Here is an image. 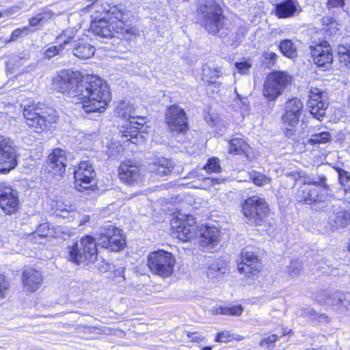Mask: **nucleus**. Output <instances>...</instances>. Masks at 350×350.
Returning <instances> with one entry per match:
<instances>
[{"instance_id": "15", "label": "nucleus", "mask_w": 350, "mask_h": 350, "mask_svg": "<svg viewBox=\"0 0 350 350\" xmlns=\"http://www.w3.org/2000/svg\"><path fill=\"white\" fill-rule=\"evenodd\" d=\"M66 155L64 150L55 149L49 155L44 171L56 180L63 177L66 172Z\"/></svg>"}, {"instance_id": "63", "label": "nucleus", "mask_w": 350, "mask_h": 350, "mask_svg": "<svg viewBox=\"0 0 350 350\" xmlns=\"http://www.w3.org/2000/svg\"><path fill=\"white\" fill-rule=\"evenodd\" d=\"M288 175L293 176L295 180H297L298 177H300V174L297 172H293L290 174H288Z\"/></svg>"}, {"instance_id": "53", "label": "nucleus", "mask_w": 350, "mask_h": 350, "mask_svg": "<svg viewBox=\"0 0 350 350\" xmlns=\"http://www.w3.org/2000/svg\"><path fill=\"white\" fill-rule=\"evenodd\" d=\"M345 5V0H328L327 8L329 10L334 12L335 8H342Z\"/></svg>"}, {"instance_id": "57", "label": "nucleus", "mask_w": 350, "mask_h": 350, "mask_svg": "<svg viewBox=\"0 0 350 350\" xmlns=\"http://www.w3.org/2000/svg\"><path fill=\"white\" fill-rule=\"evenodd\" d=\"M187 336L191 339L193 342H200L202 340L203 338L201 336L196 335V333H187Z\"/></svg>"}, {"instance_id": "2", "label": "nucleus", "mask_w": 350, "mask_h": 350, "mask_svg": "<svg viewBox=\"0 0 350 350\" xmlns=\"http://www.w3.org/2000/svg\"><path fill=\"white\" fill-rule=\"evenodd\" d=\"M108 16L110 20L113 18L116 21L109 22L105 18L98 21H93L91 23V30L96 35L101 38H111L112 37H118L120 35L122 38L129 39L133 32L129 26H126L122 21L123 12L117 6H113L108 10Z\"/></svg>"}, {"instance_id": "4", "label": "nucleus", "mask_w": 350, "mask_h": 350, "mask_svg": "<svg viewBox=\"0 0 350 350\" xmlns=\"http://www.w3.org/2000/svg\"><path fill=\"white\" fill-rule=\"evenodd\" d=\"M68 250L69 260L77 265H89L97 259V243L90 235L82 237L79 242L68 246Z\"/></svg>"}, {"instance_id": "9", "label": "nucleus", "mask_w": 350, "mask_h": 350, "mask_svg": "<svg viewBox=\"0 0 350 350\" xmlns=\"http://www.w3.org/2000/svg\"><path fill=\"white\" fill-rule=\"evenodd\" d=\"M291 81V78L286 72L275 71L270 73L263 84V97L270 102L275 101L283 94Z\"/></svg>"}, {"instance_id": "40", "label": "nucleus", "mask_w": 350, "mask_h": 350, "mask_svg": "<svg viewBox=\"0 0 350 350\" xmlns=\"http://www.w3.org/2000/svg\"><path fill=\"white\" fill-rule=\"evenodd\" d=\"M243 310V307L241 305H237L232 307H219L216 309V313L224 315L240 316Z\"/></svg>"}, {"instance_id": "7", "label": "nucleus", "mask_w": 350, "mask_h": 350, "mask_svg": "<svg viewBox=\"0 0 350 350\" xmlns=\"http://www.w3.org/2000/svg\"><path fill=\"white\" fill-rule=\"evenodd\" d=\"M116 113L119 117L125 119L126 121V124L124 126L126 130L131 129H136L137 131L131 132L124 131L123 137L126 139V141H131L133 144H137L139 138H142L140 134L142 130L146 123L144 117L135 116V112L133 107L126 102L120 103L116 109Z\"/></svg>"}, {"instance_id": "36", "label": "nucleus", "mask_w": 350, "mask_h": 350, "mask_svg": "<svg viewBox=\"0 0 350 350\" xmlns=\"http://www.w3.org/2000/svg\"><path fill=\"white\" fill-rule=\"evenodd\" d=\"M338 55L340 65L350 69V46L340 44L338 46Z\"/></svg>"}, {"instance_id": "14", "label": "nucleus", "mask_w": 350, "mask_h": 350, "mask_svg": "<svg viewBox=\"0 0 350 350\" xmlns=\"http://www.w3.org/2000/svg\"><path fill=\"white\" fill-rule=\"evenodd\" d=\"M17 164L16 150L13 140L0 135V172L6 174Z\"/></svg>"}, {"instance_id": "52", "label": "nucleus", "mask_w": 350, "mask_h": 350, "mask_svg": "<svg viewBox=\"0 0 350 350\" xmlns=\"http://www.w3.org/2000/svg\"><path fill=\"white\" fill-rule=\"evenodd\" d=\"M235 66L241 74L244 75L249 72L250 68L252 67V65L247 61H243L240 62H237L235 64Z\"/></svg>"}, {"instance_id": "35", "label": "nucleus", "mask_w": 350, "mask_h": 350, "mask_svg": "<svg viewBox=\"0 0 350 350\" xmlns=\"http://www.w3.org/2000/svg\"><path fill=\"white\" fill-rule=\"evenodd\" d=\"M53 16V13L49 11H43L29 19V27H36L46 23Z\"/></svg>"}, {"instance_id": "8", "label": "nucleus", "mask_w": 350, "mask_h": 350, "mask_svg": "<svg viewBox=\"0 0 350 350\" xmlns=\"http://www.w3.org/2000/svg\"><path fill=\"white\" fill-rule=\"evenodd\" d=\"M165 121L170 129L171 137L183 143L189 129L187 118L185 111L176 105H172L165 113Z\"/></svg>"}, {"instance_id": "13", "label": "nucleus", "mask_w": 350, "mask_h": 350, "mask_svg": "<svg viewBox=\"0 0 350 350\" xmlns=\"http://www.w3.org/2000/svg\"><path fill=\"white\" fill-rule=\"evenodd\" d=\"M308 96L307 107L310 114L316 119L322 120L329 104L327 92L320 88L311 87Z\"/></svg>"}, {"instance_id": "25", "label": "nucleus", "mask_w": 350, "mask_h": 350, "mask_svg": "<svg viewBox=\"0 0 350 350\" xmlns=\"http://www.w3.org/2000/svg\"><path fill=\"white\" fill-rule=\"evenodd\" d=\"M328 216V222L334 228H344L350 224V213L333 206Z\"/></svg>"}, {"instance_id": "27", "label": "nucleus", "mask_w": 350, "mask_h": 350, "mask_svg": "<svg viewBox=\"0 0 350 350\" xmlns=\"http://www.w3.org/2000/svg\"><path fill=\"white\" fill-rule=\"evenodd\" d=\"M72 51L73 55L79 59L90 58L95 53L94 47L83 38L79 39Z\"/></svg>"}, {"instance_id": "64", "label": "nucleus", "mask_w": 350, "mask_h": 350, "mask_svg": "<svg viewBox=\"0 0 350 350\" xmlns=\"http://www.w3.org/2000/svg\"><path fill=\"white\" fill-rule=\"evenodd\" d=\"M210 68L208 67V66H205L204 68H203V76L205 77V76H207L208 75V72L210 71Z\"/></svg>"}, {"instance_id": "5", "label": "nucleus", "mask_w": 350, "mask_h": 350, "mask_svg": "<svg viewBox=\"0 0 350 350\" xmlns=\"http://www.w3.org/2000/svg\"><path fill=\"white\" fill-rule=\"evenodd\" d=\"M200 24L210 33L215 34L224 26V16L219 4L213 0H206L198 9Z\"/></svg>"}, {"instance_id": "3", "label": "nucleus", "mask_w": 350, "mask_h": 350, "mask_svg": "<svg viewBox=\"0 0 350 350\" xmlns=\"http://www.w3.org/2000/svg\"><path fill=\"white\" fill-rule=\"evenodd\" d=\"M42 106V104L36 103L33 100H27L21 104L27 124L36 133H41L49 128L57 120L54 110L49 109L43 111Z\"/></svg>"}, {"instance_id": "58", "label": "nucleus", "mask_w": 350, "mask_h": 350, "mask_svg": "<svg viewBox=\"0 0 350 350\" xmlns=\"http://www.w3.org/2000/svg\"><path fill=\"white\" fill-rule=\"evenodd\" d=\"M290 128H286L285 131V135L288 138L294 139L295 137V128L293 126H289Z\"/></svg>"}, {"instance_id": "22", "label": "nucleus", "mask_w": 350, "mask_h": 350, "mask_svg": "<svg viewBox=\"0 0 350 350\" xmlns=\"http://www.w3.org/2000/svg\"><path fill=\"white\" fill-rule=\"evenodd\" d=\"M118 175L124 183L131 185L137 182L140 176L137 162L132 160L122 162L118 169Z\"/></svg>"}, {"instance_id": "23", "label": "nucleus", "mask_w": 350, "mask_h": 350, "mask_svg": "<svg viewBox=\"0 0 350 350\" xmlns=\"http://www.w3.org/2000/svg\"><path fill=\"white\" fill-rule=\"evenodd\" d=\"M314 62L319 67H327L333 62V55L329 46L318 44L311 48Z\"/></svg>"}, {"instance_id": "30", "label": "nucleus", "mask_w": 350, "mask_h": 350, "mask_svg": "<svg viewBox=\"0 0 350 350\" xmlns=\"http://www.w3.org/2000/svg\"><path fill=\"white\" fill-rule=\"evenodd\" d=\"M336 171L338 175L339 183L341 185V191L335 197V199H347L348 202L350 203V187L346 186V184L350 180V174L341 168H336Z\"/></svg>"}, {"instance_id": "29", "label": "nucleus", "mask_w": 350, "mask_h": 350, "mask_svg": "<svg viewBox=\"0 0 350 350\" xmlns=\"http://www.w3.org/2000/svg\"><path fill=\"white\" fill-rule=\"evenodd\" d=\"M297 3L294 0H285L275 5V15L280 18L292 16L297 10Z\"/></svg>"}, {"instance_id": "21", "label": "nucleus", "mask_w": 350, "mask_h": 350, "mask_svg": "<svg viewBox=\"0 0 350 350\" xmlns=\"http://www.w3.org/2000/svg\"><path fill=\"white\" fill-rule=\"evenodd\" d=\"M198 234L200 245L206 250L213 249L219 243V230L215 226H202Z\"/></svg>"}, {"instance_id": "1", "label": "nucleus", "mask_w": 350, "mask_h": 350, "mask_svg": "<svg viewBox=\"0 0 350 350\" xmlns=\"http://www.w3.org/2000/svg\"><path fill=\"white\" fill-rule=\"evenodd\" d=\"M78 100L86 113L103 112L111 99L107 83L94 76H85L81 84Z\"/></svg>"}, {"instance_id": "46", "label": "nucleus", "mask_w": 350, "mask_h": 350, "mask_svg": "<svg viewBox=\"0 0 350 350\" xmlns=\"http://www.w3.org/2000/svg\"><path fill=\"white\" fill-rule=\"evenodd\" d=\"M29 27H23V28H17L14 30L11 34L10 41H15L22 35H28L31 32Z\"/></svg>"}, {"instance_id": "50", "label": "nucleus", "mask_w": 350, "mask_h": 350, "mask_svg": "<svg viewBox=\"0 0 350 350\" xmlns=\"http://www.w3.org/2000/svg\"><path fill=\"white\" fill-rule=\"evenodd\" d=\"M278 340V336L275 334H272L266 338L263 339L260 342V345L261 347L267 346V348L273 349L274 346L273 344Z\"/></svg>"}, {"instance_id": "48", "label": "nucleus", "mask_w": 350, "mask_h": 350, "mask_svg": "<svg viewBox=\"0 0 350 350\" xmlns=\"http://www.w3.org/2000/svg\"><path fill=\"white\" fill-rule=\"evenodd\" d=\"M62 50V46L59 44L58 45L51 46L45 50L44 56L48 59H51L58 55Z\"/></svg>"}, {"instance_id": "38", "label": "nucleus", "mask_w": 350, "mask_h": 350, "mask_svg": "<svg viewBox=\"0 0 350 350\" xmlns=\"http://www.w3.org/2000/svg\"><path fill=\"white\" fill-rule=\"evenodd\" d=\"M29 59V55L27 53L23 52L18 55H14L8 61L7 65L8 68H14L23 66Z\"/></svg>"}, {"instance_id": "55", "label": "nucleus", "mask_w": 350, "mask_h": 350, "mask_svg": "<svg viewBox=\"0 0 350 350\" xmlns=\"http://www.w3.org/2000/svg\"><path fill=\"white\" fill-rule=\"evenodd\" d=\"M277 57V54L271 51H267L264 53V57L269 64H273L276 61Z\"/></svg>"}, {"instance_id": "37", "label": "nucleus", "mask_w": 350, "mask_h": 350, "mask_svg": "<svg viewBox=\"0 0 350 350\" xmlns=\"http://www.w3.org/2000/svg\"><path fill=\"white\" fill-rule=\"evenodd\" d=\"M279 47L281 53L288 57L293 58L297 55L296 47L291 40L281 41Z\"/></svg>"}, {"instance_id": "59", "label": "nucleus", "mask_w": 350, "mask_h": 350, "mask_svg": "<svg viewBox=\"0 0 350 350\" xmlns=\"http://www.w3.org/2000/svg\"><path fill=\"white\" fill-rule=\"evenodd\" d=\"M213 126H216V129H215V132L219 135H222L224 132H225V130H226V126H223V127H220L219 129H217V125H216L214 122V121L213 122Z\"/></svg>"}, {"instance_id": "11", "label": "nucleus", "mask_w": 350, "mask_h": 350, "mask_svg": "<svg viewBox=\"0 0 350 350\" xmlns=\"http://www.w3.org/2000/svg\"><path fill=\"white\" fill-rule=\"evenodd\" d=\"M196 220L193 215L179 213L171 221L174 235L183 242L189 241L197 237Z\"/></svg>"}, {"instance_id": "62", "label": "nucleus", "mask_w": 350, "mask_h": 350, "mask_svg": "<svg viewBox=\"0 0 350 350\" xmlns=\"http://www.w3.org/2000/svg\"><path fill=\"white\" fill-rule=\"evenodd\" d=\"M202 176L199 175V172H196V171H193L190 173V177H193V178H200V177Z\"/></svg>"}, {"instance_id": "47", "label": "nucleus", "mask_w": 350, "mask_h": 350, "mask_svg": "<svg viewBox=\"0 0 350 350\" xmlns=\"http://www.w3.org/2000/svg\"><path fill=\"white\" fill-rule=\"evenodd\" d=\"M288 272L292 276L299 274L302 269V264L298 260H292L288 267Z\"/></svg>"}, {"instance_id": "19", "label": "nucleus", "mask_w": 350, "mask_h": 350, "mask_svg": "<svg viewBox=\"0 0 350 350\" xmlns=\"http://www.w3.org/2000/svg\"><path fill=\"white\" fill-rule=\"evenodd\" d=\"M0 207L6 215H12L19 208L18 193L5 184H0Z\"/></svg>"}, {"instance_id": "31", "label": "nucleus", "mask_w": 350, "mask_h": 350, "mask_svg": "<svg viewBox=\"0 0 350 350\" xmlns=\"http://www.w3.org/2000/svg\"><path fill=\"white\" fill-rule=\"evenodd\" d=\"M174 168L171 160L165 158L154 159V175L163 178L168 176Z\"/></svg>"}, {"instance_id": "61", "label": "nucleus", "mask_w": 350, "mask_h": 350, "mask_svg": "<svg viewBox=\"0 0 350 350\" xmlns=\"http://www.w3.org/2000/svg\"><path fill=\"white\" fill-rule=\"evenodd\" d=\"M152 253H150L148 256V265L150 270H152L153 269V258L152 257Z\"/></svg>"}, {"instance_id": "6", "label": "nucleus", "mask_w": 350, "mask_h": 350, "mask_svg": "<svg viewBox=\"0 0 350 350\" xmlns=\"http://www.w3.org/2000/svg\"><path fill=\"white\" fill-rule=\"evenodd\" d=\"M85 77L79 72L64 70L53 78V88L78 100L81 88L79 85Z\"/></svg>"}, {"instance_id": "26", "label": "nucleus", "mask_w": 350, "mask_h": 350, "mask_svg": "<svg viewBox=\"0 0 350 350\" xmlns=\"http://www.w3.org/2000/svg\"><path fill=\"white\" fill-rule=\"evenodd\" d=\"M80 38L77 30L68 29L57 36L56 40L62 49L72 50Z\"/></svg>"}, {"instance_id": "41", "label": "nucleus", "mask_w": 350, "mask_h": 350, "mask_svg": "<svg viewBox=\"0 0 350 350\" xmlns=\"http://www.w3.org/2000/svg\"><path fill=\"white\" fill-rule=\"evenodd\" d=\"M310 192H311L310 186L304 185L297 193V200L304 204H311V198L309 197Z\"/></svg>"}, {"instance_id": "16", "label": "nucleus", "mask_w": 350, "mask_h": 350, "mask_svg": "<svg viewBox=\"0 0 350 350\" xmlns=\"http://www.w3.org/2000/svg\"><path fill=\"white\" fill-rule=\"evenodd\" d=\"M75 185L79 191L90 188L94 181L96 172L90 161L79 163L77 169L75 171Z\"/></svg>"}, {"instance_id": "34", "label": "nucleus", "mask_w": 350, "mask_h": 350, "mask_svg": "<svg viewBox=\"0 0 350 350\" xmlns=\"http://www.w3.org/2000/svg\"><path fill=\"white\" fill-rule=\"evenodd\" d=\"M327 178L325 176L321 175L318 176L306 177L304 180V185H314L321 187L323 192L330 191L329 186L326 183Z\"/></svg>"}, {"instance_id": "45", "label": "nucleus", "mask_w": 350, "mask_h": 350, "mask_svg": "<svg viewBox=\"0 0 350 350\" xmlns=\"http://www.w3.org/2000/svg\"><path fill=\"white\" fill-rule=\"evenodd\" d=\"M10 286L9 280L4 275L0 274V298H3L5 296Z\"/></svg>"}, {"instance_id": "17", "label": "nucleus", "mask_w": 350, "mask_h": 350, "mask_svg": "<svg viewBox=\"0 0 350 350\" xmlns=\"http://www.w3.org/2000/svg\"><path fill=\"white\" fill-rule=\"evenodd\" d=\"M304 105L298 98L288 99L284 104L281 120L286 126L296 127L301 116Z\"/></svg>"}, {"instance_id": "10", "label": "nucleus", "mask_w": 350, "mask_h": 350, "mask_svg": "<svg viewBox=\"0 0 350 350\" xmlns=\"http://www.w3.org/2000/svg\"><path fill=\"white\" fill-rule=\"evenodd\" d=\"M97 240V245L108 249L111 252H118L122 250L126 244L121 230L111 222H108L101 228Z\"/></svg>"}, {"instance_id": "54", "label": "nucleus", "mask_w": 350, "mask_h": 350, "mask_svg": "<svg viewBox=\"0 0 350 350\" xmlns=\"http://www.w3.org/2000/svg\"><path fill=\"white\" fill-rule=\"evenodd\" d=\"M223 181V179L217 178H203V183L205 186L211 187L217 184H220Z\"/></svg>"}, {"instance_id": "49", "label": "nucleus", "mask_w": 350, "mask_h": 350, "mask_svg": "<svg viewBox=\"0 0 350 350\" xmlns=\"http://www.w3.org/2000/svg\"><path fill=\"white\" fill-rule=\"evenodd\" d=\"M49 225L47 223L41 224L37 227L34 234L40 237H46L49 234Z\"/></svg>"}, {"instance_id": "39", "label": "nucleus", "mask_w": 350, "mask_h": 350, "mask_svg": "<svg viewBox=\"0 0 350 350\" xmlns=\"http://www.w3.org/2000/svg\"><path fill=\"white\" fill-rule=\"evenodd\" d=\"M332 139L331 134L328 131H322L311 135L308 139V144L310 145H317L325 144Z\"/></svg>"}, {"instance_id": "33", "label": "nucleus", "mask_w": 350, "mask_h": 350, "mask_svg": "<svg viewBox=\"0 0 350 350\" xmlns=\"http://www.w3.org/2000/svg\"><path fill=\"white\" fill-rule=\"evenodd\" d=\"M310 191L309 197L311 198V204L314 202H325L335 199V196L330 193L329 191L323 192V190L320 191L319 189L311 187Z\"/></svg>"}, {"instance_id": "60", "label": "nucleus", "mask_w": 350, "mask_h": 350, "mask_svg": "<svg viewBox=\"0 0 350 350\" xmlns=\"http://www.w3.org/2000/svg\"><path fill=\"white\" fill-rule=\"evenodd\" d=\"M124 270H125V268H124V267L118 268V269H116L115 271L116 275H118L120 277L122 276L123 278L124 279Z\"/></svg>"}, {"instance_id": "56", "label": "nucleus", "mask_w": 350, "mask_h": 350, "mask_svg": "<svg viewBox=\"0 0 350 350\" xmlns=\"http://www.w3.org/2000/svg\"><path fill=\"white\" fill-rule=\"evenodd\" d=\"M110 269V265L109 263L102 261L98 265V269L101 273H105Z\"/></svg>"}, {"instance_id": "44", "label": "nucleus", "mask_w": 350, "mask_h": 350, "mask_svg": "<svg viewBox=\"0 0 350 350\" xmlns=\"http://www.w3.org/2000/svg\"><path fill=\"white\" fill-rule=\"evenodd\" d=\"M334 299H337L336 305L341 306L345 308H348L350 305V294L343 293L340 292L335 293L334 295Z\"/></svg>"}, {"instance_id": "32", "label": "nucleus", "mask_w": 350, "mask_h": 350, "mask_svg": "<svg viewBox=\"0 0 350 350\" xmlns=\"http://www.w3.org/2000/svg\"><path fill=\"white\" fill-rule=\"evenodd\" d=\"M249 148L248 144L241 136L233 137L228 142V152L233 154H245Z\"/></svg>"}, {"instance_id": "43", "label": "nucleus", "mask_w": 350, "mask_h": 350, "mask_svg": "<svg viewBox=\"0 0 350 350\" xmlns=\"http://www.w3.org/2000/svg\"><path fill=\"white\" fill-rule=\"evenodd\" d=\"M208 173H219L221 171L219 160L212 157L208 159L206 164L203 167Z\"/></svg>"}, {"instance_id": "42", "label": "nucleus", "mask_w": 350, "mask_h": 350, "mask_svg": "<svg viewBox=\"0 0 350 350\" xmlns=\"http://www.w3.org/2000/svg\"><path fill=\"white\" fill-rule=\"evenodd\" d=\"M250 179L257 186H264L271 182V178L260 172L253 171L250 174Z\"/></svg>"}, {"instance_id": "18", "label": "nucleus", "mask_w": 350, "mask_h": 350, "mask_svg": "<svg viewBox=\"0 0 350 350\" xmlns=\"http://www.w3.org/2000/svg\"><path fill=\"white\" fill-rule=\"evenodd\" d=\"M175 258L168 252L154 251V273L162 278H168L173 272Z\"/></svg>"}, {"instance_id": "20", "label": "nucleus", "mask_w": 350, "mask_h": 350, "mask_svg": "<svg viewBox=\"0 0 350 350\" xmlns=\"http://www.w3.org/2000/svg\"><path fill=\"white\" fill-rule=\"evenodd\" d=\"M261 268V263L256 256L252 252L243 250L241 256V262L237 265V269L240 273H244L248 277L254 276Z\"/></svg>"}, {"instance_id": "24", "label": "nucleus", "mask_w": 350, "mask_h": 350, "mask_svg": "<svg viewBox=\"0 0 350 350\" xmlns=\"http://www.w3.org/2000/svg\"><path fill=\"white\" fill-rule=\"evenodd\" d=\"M22 279L24 290L30 293L39 289L42 282L41 273L31 268H27L23 271Z\"/></svg>"}, {"instance_id": "12", "label": "nucleus", "mask_w": 350, "mask_h": 350, "mask_svg": "<svg viewBox=\"0 0 350 350\" xmlns=\"http://www.w3.org/2000/svg\"><path fill=\"white\" fill-rule=\"evenodd\" d=\"M266 201L257 196L248 198L242 206V211L247 222L254 225H260L269 213Z\"/></svg>"}, {"instance_id": "51", "label": "nucleus", "mask_w": 350, "mask_h": 350, "mask_svg": "<svg viewBox=\"0 0 350 350\" xmlns=\"http://www.w3.org/2000/svg\"><path fill=\"white\" fill-rule=\"evenodd\" d=\"M234 336L228 332H222L217 334L215 341L219 342H227L234 339Z\"/></svg>"}, {"instance_id": "28", "label": "nucleus", "mask_w": 350, "mask_h": 350, "mask_svg": "<svg viewBox=\"0 0 350 350\" xmlns=\"http://www.w3.org/2000/svg\"><path fill=\"white\" fill-rule=\"evenodd\" d=\"M227 264L221 259H216L208 264L206 275L211 280L222 277L228 272Z\"/></svg>"}]
</instances>
